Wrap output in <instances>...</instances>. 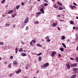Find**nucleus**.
Here are the masks:
<instances>
[{"mask_svg":"<svg viewBox=\"0 0 78 78\" xmlns=\"http://www.w3.org/2000/svg\"><path fill=\"white\" fill-rule=\"evenodd\" d=\"M37 46L38 47H40V44H37Z\"/></svg>","mask_w":78,"mask_h":78,"instance_id":"40","label":"nucleus"},{"mask_svg":"<svg viewBox=\"0 0 78 78\" xmlns=\"http://www.w3.org/2000/svg\"><path fill=\"white\" fill-rule=\"evenodd\" d=\"M9 76L10 77H11V76H12V73L10 74Z\"/></svg>","mask_w":78,"mask_h":78,"instance_id":"34","label":"nucleus"},{"mask_svg":"<svg viewBox=\"0 0 78 78\" xmlns=\"http://www.w3.org/2000/svg\"><path fill=\"white\" fill-rule=\"evenodd\" d=\"M62 9H63V8H62V6H60L59 7V8H58V9L59 10H62Z\"/></svg>","mask_w":78,"mask_h":78,"instance_id":"18","label":"nucleus"},{"mask_svg":"<svg viewBox=\"0 0 78 78\" xmlns=\"http://www.w3.org/2000/svg\"><path fill=\"white\" fill-rule=\"evenodd\" d=\"M45 67H47V66H49V63H45L44 65Z\"/></svg>","mask_w":78,"mask_h":78,"instance_id":"8","label":"nucleus"},{"mask_svg":"<svg viewBox=\"0 0 78 78\" xmlns=\"http://www.w3.org/2000/svg\"><path fill=\"white\" fill-rule=\"evenodd\" d=\"M21 43L22 44H23V45H24V43L23 42V41H21Z\"/></svg>","mask_w":78,"mask_h":78,"instance_id":"37","label":"nucleus"},{"mask_svg":"<svg viewBox=\"0 0 78 78\" xmlns=\"http://www.w3.org/2000/svg\"><path fill=\"white\" fill-rule=\"evenodd\" d=\"M26 30H28V27L27 26V27H26Z\"/></svg>","mask_w":78,"mask_h":78,"instance_id":"39","label":"nucleus"},{"mask_svg":"<svg viewBox=\"0 0 78 78\" xmlns=\"http://www.w3.org/2000/svg\"><path fill=\"white\" fill-rule=\"evenodd\" d=\"M39 72L38 71H37L36 72V73H39Z\"/></svg>","mask_w":78,"mask_h":78,"instance_id":"60","label":"nucleus"},{"mask_svg":"<svg viewBox=\"0 0 78 78\" xmlns=\"http://www.w3.org/2000/svg\"><path fill=\"white\" fill-rule=\"evenodd\" d=\"M13 63L15 66H16V65L18 64V63H17V62L16 60L13 61Z\"/></svg>","mask_w":78,"mask_h":78,"instance_id":"2","label":"nucleus"},{"mask_svg":"<svg viewBox=\"0 0 78 78\" xmlns=\"http://www.w3.org/2000/svg\"><path fill=\"white\" fill-rule=\"evenodd\" d=\"M5 0H3V1L1 2L2 3H5Z\"/></svg>","mask_w":78,"mask_h":78,"instance_id":"33","label":"nucleus"},{"mask_svg":"<svg viewBox=\"0 0 78 78\" xmlns=\"http://www.w3.org/2000/svg\"><path fill=\"white\" fill-rule=\"evenodd\" d=\"M55 54H56V52L55 51H53L51 53L52 56L53 57V56H55Z\"/></svg>","mask_w":78,"mask_h":78,"instance_id":"6","label":"nucleus"},{"mask_svg":"<svg viewBox=\"0 0 78 78\" xmlns=\"http://www.w3.org/2000/svg\"><path fill=\"white\" fill-rule=\"evenodd\" d=\"M70 23L72 25H73L74 24V22L73 21H70Z\"/></svg>","mask_w":78,"mask_h":78,"instance_id":"15","label":"nucleus"},{"mask_svg":"<svg viewBox=\"0 0 78 78\" xmlns=\"http://www.w3.org/2000/svg\"><path fill=\"white\" fill-rule=\"evenodd\" d=\"M66 65L67 67V69H70V65L69 63H66Z\"/></svg>","mask_w":78,"mask_h":78,"instance_id":"4","label":"nucleus"},{"mask_svg":"<svg viewBox=\"0 0 78 78\" xmlns=\"http://www.w3.org/2000/svg\"><path fill=\"white\" fill-rule=\"evenodd\" d=\"M13 15H14L15 16H17V14H13Z\"/></svg>","mask_w":78,"mask_h":78,"instance_id":"56","label":"nucleus"},{"mask_svg":"<svg viewBox=\"0 0 78 78\" xmlns=\"http://www.w3.org/2000/svg\"><path fill=\"white\" fill-rule=\"evenodd\" d=\"M10 59H13V56H11L10 57Z\"/></svg>","mask_w":78,"mask_h":78,"instance_id":"36","label":"nucleus"},{"mask_svg":"<svg viewBox=\"0 0 78 78\" xmlns=\"http://www.w3.org/2000/svg\"><path fill=\"white\" fill-rule=\"evenodd\" d=\"M53 7L54 8H56V9L58 8V7L57 6V5L56 4H55L53 5Z\"/></svg>","mask_w":78,"mask_h":78,"instance_id":"12","label":"nucleus"},{"mask_svg":"<svg viewBox=\"0 0 78 78\" xmlns=\"http://www.w3.org/2000/svg\"><path fill=\"white\" fill-rule=\"evenodd\" d=\"M76 30H77L78 29V27H76L75 28Z\"/></svg>","mask_w":78,"mask_h":78,"instance_id":"63","label":"nucleus"},{"mask_svg":"<svg viewBox=\"0 0 78 78\" xmlns=\"http://www.w3.org/2000/svg\"><path fill=\"white\" fill-rule=\"evenodd\" d=\"M76 50H78V46H77L76 48Z\"/></svg>","mask_w":78,"mask_h":78,"instance_id":"58","label":"nucleus"},{"mask_svg":"<svg viewBox=\"0 0 78 78\" xmlns=\"http://www.w3.org/2000/svg\"><path fill=\"white\" fill-rule=\"evenodd\" d=\"M21 69H20L19 70L17 71L16 72V73H17V74H19V73H20V72H21Z\"/></svg>","mask_w":78,"mask_h":78,"instance_id":"5","label":"nucleus"},{"mask_svg":"<svg viewBox=\"0 0 78 78\" xmlns=\"http://www.w3.org/2000/svg\"><path fill=\"white\" fill-rule=\"evenodd\" d=\"M38 23L39 22H38V21H36L34 22V23H35V24H38Z\"/></svg>","mask_w":78,"mask_h":78,"instance_id":"35","label":"nucleus"},{"mask_svg":"<svg viewBox=\"0 0 78 78\" xmlns=\"http://www.w3.org/2000/svg\"><path fill=\"white\" fill-rule=\"evenodd\" d=\"M70 39H67V42H69V41H70Z\"/></svg>","mask_w":78,"mask_h":78,"instance_id":"53","label":"nucleus"},{"mask_svg":"<svg viewBox=\"0 0 78 78\" xmlns=\"http://www.w3.org/2000/svg\"><path fill=\"white\" fill-rule=\"evenodd\" d=\"M60 50H61V51H64V48H60Z\"/></svg>","mask_w":78,"mask_h":78,"instance_id":"22","label":"nucleus"},{"mask_svg":"<svg viewBox=\"0 0 78 78\" xmlns=\"http://www.w3.org/2000/svg\"><path fill=\"white\" fill-rule=\"evenodd\" d=\"M47 5H48V4L47 3H46L44 5V6H47Z\"/></svg>","mask_w":78,"mask_h":78,"instance_id":"41","label":"nucleus"},{"mask_svg":"<svg viewBox=\"0 0 78 78\" xmlns=\"http://www.w3.org/2000/svg\"><path fill=\"white\" fill-rule=\"evenodd\" d=\"M47 38H48V39H49V36H47V37H46Z\"/></svg>","mask_w":78,"mask_h":78,"instance_id":"54","label":"nucleus"},{"mask_svg":"<svg viewBox=\"0 0 78 78\" xmlns=\"http://www.w3.org/2000/svg\"><path fill=\"white\" fill-rule=\"evenodd\" d=\"M76 61V62H78V57H76L75 58Z\"/></svg>","mask_w":78,"mask_h":78,"instance_id":"28","label":"nucleus"},{"mask_svg":"<svg viewBox=\"0 0 78 78\" xmlns=\"http://www.w3.org/2000/svg\"><path fill=\"white\" fill-rule=\"evenodd\" d=\"M0 45H3L4 44H3V42H0Z\"/></svg>","mask_w":78,"mask_h":78,"instance_id":"38","label":"nucleus"},{"mask_svg":"<svg viewBox=\"0 0 78 78\" xmlns=\"http://www.w3.org/2000/svg\"><path fill=\"white\" fill-rule=\"evenodd\" d=\"M7 64V62L6 61L4 62V64Z\"/></svg>","mask_w":78,"mask_h":78,"instance_id":"50","label":"nucleus"},{"mask_svg":"<svg viewBox=\"0 0 78 78\" xmlns=\"http://www.w3.org/2000/svg\"><path fill=\"white\" fill-rule=\"evenodd\" d=\"M12 12H13V10H11L9 11L8 12V14H11V13H12Z\"/></svg>","mask_w":78,"mask_h":78,"instance_id":"21","label":"nucleus"},{"mask_svg":"<svg viewBox=\"0 0 78 78\" xmlns=\"http://www.w3.org/2000/svg\"><path fill=\"white\" fill-rule=\"evenodd\" d=\"M40 11L42 12V14H44V8H42L41 9Z\"/></svg>","mask_w":78,"mask_h":78,"instance_id":"7","label":"nucleus"},{"mask_svg":"<svg viewBox=\"0 0 78 78\" xmlns=\"http://www.w3.org/2000/svg\"><path fill=\"white\" fill-rule=\"evenodd\" d=\"M29 19V18L28 17H27V18L26 19L24 22V23H27V22H28Z\"/></svg>","mask_w":78,"mask_h":78,"instance_id":"3","label":"nucleus"},{"mask_svg":"<svg viewBox=\"0 0 78 78\" xmlns=\"http://www.w3.org/2000/svg\"><path fill=\"white\" fill-rule=\"evenodd\" d=\"M77 64L76 63H73L72 64L70 65V66L72 67H76L77 66Z\"/></svg>","mask_w":78,"mask_h":78,"instance_id":"1","label":"nucleus"},{"mask_svg":"<svg viewBox=\"0 0 78 78\" xmlns=\"http://www.w3.org/2000/svg\"><path fill=\"white\" fill-rule=\"evenodd\" d=\"M12 17H13V18H14V17H15V16L13 15H12Z\"/></svg>","mask_w":78,"mask_h":78,"instance_id":"49","label":"nucleus"},{"mask_svg":"<svg viewBox=\"0 0 78 78\" xmlns=\"http://www.w3.org/2000/svg\"><path fill=\"white\" fill-rule=\"evenodd\" d=\"M44 2H48V1H47V0H43Z\"/></svg>","mask_w":78,"mask_h":78,"instance_id":"46","label":"nucleus"},{"mask_svg":"<svg viewBox=\"0 0 78 78\" xmlns=\"http://www.w3.org/2000/svg\"><path fill=\"white\" fill-rule=\"evenodd\" d=\"M32 41L30 42V45H32V44H33V43H32Z\"/></svg>","mask_w":78,"mask_h":78,"instance_id":"51","label":"nucleus"},{"mask_svg":"<svg viewBox=\"0 0 78 78\" xmlns=\"http://www.w3.org/2000/svg\"><path fill=\"white\" fill-rule=\"evenodd\" d=\"M58 23H53L52 24V26H53V27H56V26L57 25Z\"/></svg>","mask_w":78,"mask_h":78,"instance_id":"9","label":"nucleus"},{"mask_svg":"<svg viewBox=\"0 0 78 78\" xmlns=\"http://www.w3.org/2000/svg\"><path fill=\"white\" fill-rule=\"evenodd\" d=\"M78 69L76 68H74L73 69V71H76V70H77Z\"/></svg>","mask_w":78,"mask_h":78,"instance_id":"16","label":"nucleus"},{"mask_svg":"<svg viewBox=\"0 0 78 78\" xmlns=\"http://www.w3.org/2000/svg\"><path fill=\"white\" fill-rule=\"evenodd\" d=\"M76 74H74V75H73L70 78H75V77H76Z\"/></svg>","mask_w":78,"mask_h":78,"instance_id":"10","label":"nucleus"},{"mask_svg":"<svg viewBox=\"0 0 78 78\" xmlns=\"http://www.w3.org/2000/svg\"><path fill=\"white\" fill-rule=\"evenodd\" d=\"M26 69H28V65H27L26 66Z\"/></svg>","mask_w":78,"mask_h":78,"instance_id":"42","label":"nucleus"},{"mask_svg":"<svg viewBox=\"0 0 78 78\" xmlns=\"http://www.w3.org/2000/svg\"><path fill=\"white\" fill-rule=\"evenodd\" d=\"M42 55V53H40L38 54H37V56H40V55Z\"/></svg>","mask_w":78,"mask_h":78,"instance_id":"31","label":"nucleus"},{"mask_svg":"<svg viewBox=\"0 0 78 78\" xmlns=\"http://www.w3.org/2000/svg\"><path fill=\"white\" fill-rule=\"evenodd\" d=\"M38 60L39 61H41L42 60V57L41 56H39L38 58Z\"/></svg>","mask_w":78,"mask_h":78,"instance_id":"13","label":"nucleus"},{"mask_svg":"<svg viewBox=\"0 0 78 78\" xmlns=\"http://www.w3.org/2000/svg\"><path fill=\"white\" fill-rule=\"evenodd\" d=\"M65 38H66V37H65V36H62V40H64V39H65Z\"/></svg>","mask_w":78,"mask_h":78,"instance_id":"24","label":"nucleus"},{"mask_svg":"<svg viewBox=\"0 0 78 78\" xmlns=\"http://www.w3.org/2000/svg\"><path fill=\"white\" fill-rule=\"evenodd\" d=\"M38 13L39 15H40V14H41L42 13V12H38Z\"/></svg>","mask_w":78,"mask_h":78,"instance_id":"43","label":"nucleus"},{"mask_svg":"<svg viewBox=\"0 0 78 78\" xmlns=\"http://www.w3.org/2000/svg\"><path fill=\"white\" fill-rule=\"evenodd\" d=\"M21 55L22 56H27V54H24V53H22L21 54Z\"/></svg>","mask_w":78,"mask_h":78,"instance_id":"11","label":"nucleus"},{"mask_svg":"<svg viewBox=\"0 0 78 78\" xmlns=\"http://www.w3.org/2000/svg\"><path fill=\"white\" fill-rule=\"evenodd\" d=\"M36 14L37 16H39V13H38V12L36 13Z\"/></svg>","mask_w":78,"mask_h":78,"instance_id":"45","label":"nucleus"},{"mask_svg":"<svg viewBox=\"0 0 78 78\" xmlns=\"http://www.w3.org/2000/svg\"><path fill=\"white\" fill-rule=\"evenodd\" d=\"M5 25L6 27H9L10 25L9 24H5Z\"/></svg>","mask_w":78,"mask_h":78,"instance_id":"27","label":"nucleus"},{"mask_svg":"<svg viewBox=\"0 0 78 78\" xmlns=\"http://www.w3.org/2000/svg\"><path fill=\"white\" fill-rule=\"evenodd\" d=\"M8 67L9 69H10V68H11V64H10L8 66Z\"/></svg>","mask_w":78,"mask_h":78,"instance_id":"25","label":"nucleus"},{"mask_svg":"<svg viewBox=\"0 0 78 78\" xmlns=\"http://www.w3.org/2000/svg\"><path fill=\"white\" fill-rule=\"evenodd\" d=\"M16 51L15 53H17V48H16Z\"/></svg>","mask_w":78,"mask_h":78,"instance_id":"30","label":"nucleus"},{"mask_svg":"<svg viewBox=\"0 0 78 78\" xmlns=\"http://www.w3.org/2000/svg\"><path fill=\"white\" fill-rule=\"evenodd\" d=\"M57 16L58 17H61V16H60V15H57Z\"/></svg>","mask_w":78,"mask_h":78,"instance_id":"47","label":"nucleus"},{"mask_svg":"<svg viewBox=\"0 0 78 78\" xmlns=\"http://www.w3.org/2000/svg\"><path fill=\"white\" fill-rule=\"evenodd\" d=\"M8 5H6L5 6V7H8Z\"/></svg>","mask_w":78,"mask_h":78,"instance_id":"61","label":"nucleus"},{"mask_svg":"<svg viewBox=\"0 0 78 78\" xmlns=\"http://www.w3.org/2000/svg\"><path fill=\"white\" fill-rule=\"evenodd\" d=\"M31 41L32 42H34V43L35 42V40H32Z\"/></svg>","mask_w":78,"mask_h":78,"instance_id":"48","label":"nucleus"},{"mask_svg":"<svg viewBox=\"0 0 78 78\" xmlns=\"http://www.w3.org/2000/svg\"><path fill=\"white\" fill-rule=\"evenodd\" d=\"M57 3L58 4V5H60V6H62V4L61 3H60V2L58 1L57 2Z\"/></svg>","mask_w":78,"mask_h":78,"instance_id":"17","label":"nucleus"},{"mask_svg":"<svg viewBox=\"0 0 78 78\" xmlns=\"http://www.w3.org/2000/svg\"><path fill=\"white\" fill-rule=\"evenodd\" d=\"M46 41H47V42H50V40L49 39H46Z\"/></svg>","mask_w":78,"mask_h":78,"instance_id":"32","label":"nucleus"},{"mask_svg":"<svg viewBox=\"0 0 78 78\" xmlns=\"http://www.w3.org/2000/svg\"><path fill=\"white\" fill-rule=\"evenodd\" d=\"M22 48H20L19 50V51H22Z\"/></svg>","mask_w":78,"mask_h":78,"instance_id":"26","label":"nucleus"},{"mask_svg":"<svg viewBox=\"0 0 78 78\" xmlns=\"http://www.w3.org/2000/svg\"><path fill=\"white\" fill-rule=\"evenodd\" d=\"M73 29H75V27H73Z\"/></svg>","mask_w":78,"mask_h":78,"instance_id":"64","label":"nucleus"},{"mask_svg":"<svg viewBox=\"0 0 78 78\" xmlns=\"http://www.w3.org/2000/svg\"><path fill=\"white\" fill-rule=\"evenodd\" d=\"M75 43V41H73L72 42V44H74Z\"/></svg>","mask_w":78,"mask_h":78,"instance_id":"59","label":"nucleus"},{"mask_svg":"<svg viewBox=\"0 0 78 78\" xmlns=\"http://www.w3.org/2000/svg\"><path fill=\"white\" fill-rule=\"evenodd\" d=\"M13 28H14V27H16V25H15V24H14V25H13Z\"/></svg>","mask_w":78,"mask_h":78,"instance_id":"57","label":"nucleus"},{"mask_svg":"<svg viewBox=\"0 0 78 78\" xmlns=\"http://www.w3.org/2000/svg\"><path fill=\"white\" fill-rule=\"evenodd\" d=\"M41 69H44L45 68V66L43 65L42 66H41Z\"/></svg>","mask_w":78,"mask_h":78,"instance_id":"14","label":"nucleus"},{"mask_svg":"<svg viewBox=\"0 0 78 78\" xmlns=\"http://www.w3.org/2000/svg\"><path fill=\"white\" fill-rule=\"evenodd\" d=\"M58 57H61V54H58Z\"/></svg>","mask_w":78,"mask_h":78,"instance_id":"55","label":"nucleus"},{"mask_svg":"<svg viewBox=\"0 0 78 78\" xmlns=\"http://www.w3.org/2000/svg\"><path fill=\"white\" fill-rule=\"evenodd\" d=\"M19 7H20V5H17L16 7V9H18L19 8Z\"/></svg>","mask_w":78,"mask_h":78,"instance_id":"20","label":"nucleus"},{"mask_svg":"<svg viewBox=\"0 0 78 78\" xmlns=\"http://www.w3.org/2000/svg\"><path fill=\"white\" fill-rule=\"evenodd\" d=\"M62 44L63 46L65 48H66V44H64V43H62Z\"/></svg>","mask_w":78,"mask_h":78,"instance_id":"19","label":"nucleus"},{"mask_svg":"<svg viewBox=\"0 0 78 78\" xmlns=\"http://www.w3.org/2000/svg\"><path fill=\"white\" fill-rule=\"evenodd\" d=\"M70 59L71 60H73V61H75V59L74 58H72V57H70Z\"/></svg>","mask_w":78,"mask_h":78,"instance_id":"29","label":"nucleus"},{"mask_svg":"<svg viewBox=\"0 0 78 78\" xmlns=\"http://www.w3.org/2000/svg\"><path fill=\"white\" fill-rule=\"evenodd\" d=\"M21 4L22 5H24V4L23 2H22Z\"/></svg>","mask_w":78,"mask_h":78,"instance_id":"62","label":"nucleus"},{"mask_svg":"<svg viewBox=\"0 0 78 78\" xmlns=\"http://www.w3.org/2000/svg\"><path fill=\"white\" fill-rule=\"evenodd\" d=\"M69 7H70V8H71V9H73L74 8L73 6L72 5H70Z\"/></svg>","mask_w":78,"mask_h":78,"instance_id":"23","label":"nucleus"},{"mask_svg":"<svg viewBox=\"0 0 78 78\" xmlns=\"http://www.w3.org/2000/svg\"><path fill=\"white\" fill-rule=\"evenodd\" d=\"M73 4L74 5H75V6H77V4H76V3L74 2L73 3Z\"/></svg>","mask_w":78,"mask_h":78,"instance_id":"44","label":"nucleus"},{"mask_svg":"<svg viewBox=\"0 0 78 78\" xmlns=\"http://www.w3.org/2000/svg\"><path fill=\"white\" fill-rule=\"evenodd\" d=\"M57 29L58 30H61V29H60V28H59V27H57Z\"/></svg>","mask_w":78,"mask_h":78,"instance_id":"52","label":"nucleus"}]
</instances>
